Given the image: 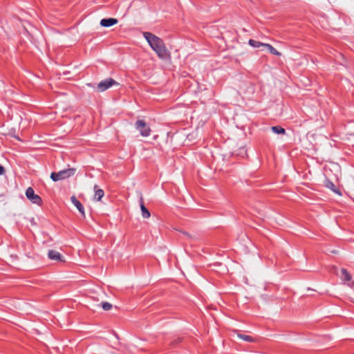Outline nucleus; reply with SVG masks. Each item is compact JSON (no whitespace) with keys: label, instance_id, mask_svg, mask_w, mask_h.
<instances>
[{"label":"nucleus","instance_id":"obj_1","mask_svg":"<svg viewBox=\"0 0 354 354\" xmlns=\"http://www.w3.org/2000/svg\"><path fill=\"white\" fill-rule=\"evenodd\" d=\"M143 35L150 47L156 52L160 59H166L170 57V53L162 39L148 32H144Z\"/></svg>","mask_w":354,"mask_h":354},{"label":"nucleus","instance_id":"obj_2","mask_svg":"<svg viewBox=\"0 0 354 354\" xmlns=\"http://www.w3.org/2000/svg\"><path fill=\"white\" fill-rule=\"evenodd\" d=\"M76 169L75 168H69L61 170L58 172H52L50 178L55 181L65 180L75 175Z\"/></svg>","mask_w":354,"mask_h":354},{"label":"nucleus","instance_id":"obj_3","mask_svg":"<svg viewBox=\"0 0 354 354\" xmlns=\"http://www.w3.org/2000/svg\"><path fill=\"white\" fill-rule=\"evenodd\" d=\"M136 129L142 137H148L151 133V129L143 120H138L135 123Z\"/></svg>","mask_w":354,"mask_h":354},{"label":"nucleus","instance_id":"obj_4","mask_svg":"<svg viewBox=\"0 0 354 354\" xmlns=\"http://www.w3.org/2000/svg\"><path fill=\"white\" fill-rule=\"evenodd\" d=\"M120 84L112 78H107L101 81L97 86L98 92L102 93L113 86H119Z\"/></svg>","mask_w":354,"mask_h":354},{"label":"nucleus","instance_id":"obj_5","mask_svg":"<svg viewBox=\"0 0 354 354\" xmlns=\"http://www.w3.org/2000/svg\"><path fill=\"white\" fill-rule=\"evenodd\" d=\"M26 196L27 198L32 203L40 205L42 203L41 197L39 195L35 194L34 189L30 187L26 189Z\"/></svg>","mask_w":354,"mask_h":354},{"label":"nucleus","instance_id":"obj_6","mask_svg":"<svg viewBox=\"0 0 354 354\" xmlns=\"http://www.w3.org/2000/svg\"><path fill=\"white\" fill-rule=\"evenodd\" d=\"M48 257L50 260L59 262H64V257L57 251L50 250L48 252Z\"/></svg>","mask_w":354,"mask_h":354},{"label":"nucleus","instance_id":"obj_7","mask_svg":"<svg viewBox=\"0 0 354 354\" xmlns=\"http://www.w3.org/2000/svg\"><path fill=\"white\" fill-rule=\"evenodd\" d=\"M71 203L77 207L78 211L81 213L82 216L85 218L84 208L82 204L76 198L75 196L71 198Z\"/></svg>","mask_w":354,"mask_h":354},{"label":"nucleus","instance_id":"obj_8","mask_svg":"<svg viewBox=\"0 0 354 354\" xmlns=\"http://www.w3.org/2000/svg\"><path fill=\"white\" fill-rule=\"evenodd\" d=\"M118 23V20L115 18L102 19L100 21V25L103 27H110Z\"/></svg>","mask_w":354,"mask_h":354},{"label":"nucleus","instance_id":"obj_9","mask_svg":"<svg viewBox=\"0 0 354 354\" xmlns=\"http://www.w3.org/2000/svg\"><path fill=\"white\" fill-rule=\"evenodd\" d=\"M95 194L93 200L95 201H100L104 196V192L102 189H100L97 185L94 186Z\"/></svg>","mask_w":354,"mask_h":354},{"label":"nucleus","instance_id":"obj_10","mask_svg":"<svg viewBox=\"0 0 354 354\" xmlns=\"http://www.w3.org/2000/svg\"><path fill=\"white\" fill-rule=\"evenodd\" d=\"M341 273H342V280L345 283L348 281H351L352 280V276L351 274L347 271L345 268L341 269Z\"/></svg>","mask_w":354,"mask_h":354},{"label":"nucleus","instance_id":"obj_11","mask_svg":"<svg viewBox=\"0 0 354 354\" xmlns=\"http://www.w3.org/2000/svg\"><path fill=\"white\" fill-rule=\"evenodd\" d=\"M140 209L142 212V216L144 218H148L150 217V212L145 207L144 203H143V199H140Z\"/></svg>","mask_w":354,"mask_h":354},{"label":"nucleus","instance_id":"obj_12","mask_svg":"<svg viewBox=\"0 0 354 354\" xmlns=\"http://www.w3.org/2000/svg\"><path fill=\"white\" fill-rule=\"evenodd\" d=\"M325 186L327 188L332 190L333 192H334L335 193L339 194V196L342 195L341 192L338 189H336L335 185L331 181L326 180L325 182Z\"/></svg>","mask_w":354,"mask_h":354},{"label":"nucleus","instance_id":"obj_13","mask_svg":"<svg viewBox=\"0 0 354 354\" xmlns=\"http://www.w3.org/2000/svg\"><path fill=\"white\" fill-rule=\"evenodd\" d=\"M248 44L254 48L263 47L264 48H265V46L266 44H264V43H262V42H260V41H256L254 39H250L248 41Z\"/></svg>","mask_w":354,"mask_h":354},{"label":"nucleus","instance_id":"obj_14","mask_svg":"<svg viewBox=\"0 0 354 354\" xmlns=\"http://www.w3.org/2000/svg\"><path fill=\"white\" fill-rule=\"evenodd\" d=\"M265 48L267 49L271 54L275 55L277 56H281V53L277 51L270 44H266L265 46Z\"/></svg>","mask_w":354,"mask_h":354},{"label":"nucleus","instance_id":"obj_15","mask_svg":"<svg viewBox=\"0 0 354 354\" xmlns=\"http://www.w3.org/2000/svg\"><path fill=\"white\" fill-rule=\"evenodd\" d=\"M236 335L239 339H241L245 342H253L254 341V338L250 335H246L239 333H236Z\"/></svg>","mask_w":354,"mask_h":354},{"label":"nucleus","instance_id":"obj_16","mask_svg":"<svg viewBox=\"0 0 354 354\" xmlns=\"http://www.w3.org/2000/svg\"><path fill=\"white\" fill-rule=\"evenodd\" d=\"M272 131L276 134H285L286 130L280 126H274L271 128Z\"/></svg>","mask_w":354,"mask_h":354},{"label":"nucleus","instance_id":"obj_17","mask_svg":"<svg viewBox=\"0 0 354 354\" xmlns=\"http://www.w3.org/2000/svg\"><path fill=\"white\" fill-rule=\"evenodd\" d=\"M102 307L104 310H109L112 308V304L109 302L102 303Z\"/></svg>","mask_w":354,"mask_h":354},{"label":"nucleus","instance_id":"obj_18","mask_svg":"<svg viewBox=\"0 0 354 354\" xmlns=\"http://www.w3.org/2000/svg\"><path fill=\"white\" fill-rule=\"evenodd\" d=\"M183 234L184 235H185L188 239H194V236H193L192 235L189 234V233L185 232H183Z\"/></svg>","mask_w":354,"mask_h":354},{"label":"nucleus","instance_id":"obj_19","mask_svg":"<svg viewBox=\"0 0 354 354\" xmlns=\"http://www.w3.org/2000/svg\"><path fill=\"white\" fill-rule=\"evenodd\" d=\"M4 174H5V168L2 165H0V175H3Z\"/></svg>","mask_w":354,"mask_h":354},{"label":"nucleus","instance_id":"obj_20","mask_svg":"<svg viewBox=\"0 0 354 354\" xmlns=\"http://www.w3.org/2000/svg\"><path fill=\"white\" fill-rule=\"evenodd\" d=\"M30 224H31L32 226H35V225H37V223H36V221H35V218H32L30 219Z\"/></svg>","mask_w":354,"mask_h":354}]
</instances>
